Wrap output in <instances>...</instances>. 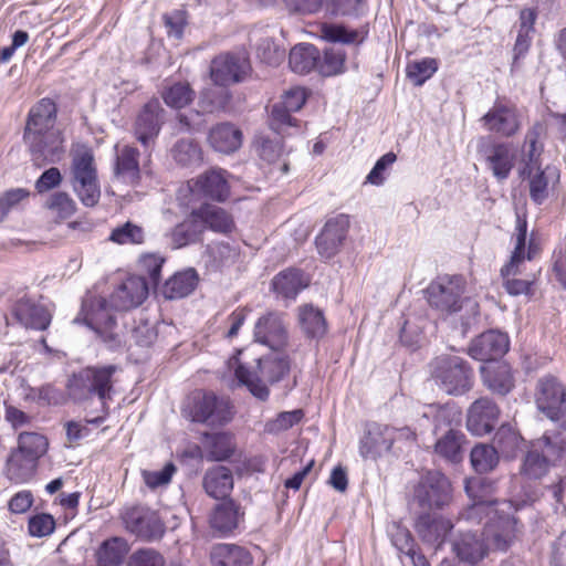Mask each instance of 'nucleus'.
<instances>
[{
  "label": "nucleus",
  "mask_w": 566,
  "mask_h": 566,
  "mask_svg": "<svg viewBox=\"0 0 566 566\" xmlns=\"http://www.w3.org/2000/svg\"><path fill=\"white\" fill-rule=\"evenodd\" d=\"M517 507L513 502H502L494 511V517L488 520L482 532H464L453 543L458 557L471 564L481 560L489 551H506L520 532L518 521L514 516Z\"/></svg>",
  "instance_id": "nucleus-1"
},
{
  "label": "nucleus",
  "mask_w": 566,
  "mask_h": 566,
  "mask_svg": "<svg viewBox=\"0 0 566 566\" xmlns=\"http://www.w3.org/2000/svg\"><path fill=\"white\" fill-rule=\"evenodd\" d=\"M55 122L56 106L50 98H42L29 112L23 139L38 166L59 161L65 151Z\"/></svg>",
  "instance_id": "nucleus-2"
},
{
  "label": "nucleus",
  "mask_w": 566,
  "mask_h": 566,
  "mask_svg": "<svg viewBox=\"0 0 566 566\" xmlns=\"http://www.w3.org/2000/svg\"><path fill=\"white\" fill-rule=\"evenodd\" d=\"M255 363L253 366L241 364L235 357L230 360L238 381L256 399L266 401L270 396L269 385L282 381L290 373L291 363L287 356L279 354L258 358Z\"/></svg>",
  "instance_id": "nucleus-3"
},
{
  "label": "nucleus",
  "mask_w": 566,
  "mask_h": 566,
  "mask_svg": "<svg viewBox=\"0 0 566 566\" xmlns=\"http://www.w3.org/2000/svg\"><path fill=\"white\" fill-rule=\"evenodd\" d=\"M526 234V218L517 213L514 251L512 252L510 261L501 269L503 286L505 291L513 296H531L533 294L532 286L535 282V275L524 280L516 277L518 274H522V268L525 260H532L536 253V245L533 243V241H530L527 252L525 253Z\"/></svg>",
  "instance_id": "nucleus-4"
},
{
  "label": "nucleus",
  "mask_w": 566,
  "mask_h": 566,
  "mask_svg": "<svg viewBox=\"0 0 566 566\" xmlns=\"http://www.w3.org/2000/svg\"><path fill=\"white\" fill-rule=\"evenodd\" d=\"M566 453V438L560 432H545L532 441L523 458L521 474L530 480L545 476Z\"/></svg>",
  "instance_id": "nucleus-5"
},
{
  "label": "nucleus",
  "mask_w": 566,
  "mask_h": 566,
  "mask_svg": "<svg viewBox=\"0 0 566 566\" xmlns=\"http://www.w3.org/2000/svg\"><path fill=\"white\" fill-rule=\"evenodd\" d=\"M116 365L88 366L72 375L66 388L74 401H83L97 396L101 401L111 399L116 382Z\"/></svg>",
  "instance_id": "nucleus-6"
},
{
  "label": "nucleus",
  "mask_w": 566,
  "mask_h": 566,
  "mask_svg": "<svg viewBox=\"0 0 566 566\" xmlns=\"http://www.w3.org/2000/svg\"><path fill=\"white\" fill-rule=\"evenodd\" d=\"M431 376L449 395H462L473 385V370L468 363L453 355H442L431 363Z\"/></svg>",
  "instance_id": "nucleus-7"
},
{
  "label": "nucleus",
  "mask_w": 566,
  "mask_h": 566,
  "mask_svg": "<svg viewBox=\"0 0 566 566\" xmlns=\"http://www.w3.org/2000/svg\"><path fill=\"white\" fill-rule=\"evenodd\" d=\"M112 310L109 301L103 297L90 296L83 301L82 310L74 322L85 323L109 347L119 346L122 338L116 331V319Z\"/></svg>",
  "instance_id": "nucleus-8"
},
{
  "label": "nucleus",
  "mask_w": 566,
  "mask_h": 566,
  "mask_svg": "<svg viewBox=\"0 0 566 566\" xmlns=\"http://www.w3.org/2000/svg\"><path fill=\"white\" fill-rule=\"evenodd\" d=\"M464 280L461 276H440L428 289L429 304L442 313H454L462 308L463 304L476 316L479 305L473 300H464Z\"/></svg>",
  "instance_id": "nucleus-9"
},
{
  "label": "nucleus",
  "mask_w": 566,
  "mask_h": 566,
  "mask_svg": "<svg viewBox=\"0 0 566 566\" xmlns=\"http://www.w3.org/2000/svg\"><path fill=\"white\" fill-rule=\"evenodd\" d=\"M534 400L538 411L566 430V388L556 377L546 375L537 380Z\"/></svg>",
  "instance_id": "nucleus-10"
},
{
  "label": "nucleus",
  "mask_w": 566,
  "mask_h": 566,
  "mask_svg": "<svg viewBox=\"0 0 566 566\" xmlns=\"http://www.w3.org/2000/svg\"><path fill=\"white\" fill-rule=\"evenodd\" d=\"M184 412L195 422L211 426L227 423L232 417L230 403L227 399L206 391H197L190 396Z\"/></svg>",
  "instance_id": "nucleus-11"
},
{
  "label": "nucleus",
  "mask_w": 566,
  "mask_h": 566,
  "mask_svg": "<svg viewBox=\"0 0 566 566\" xmlns=\"http://www.w3.org/2000/svg\"><path fill=\"white\" fill-rule=\"evenodd\" d=\"M465 492L471 500V504L462 514L468 522L481 523L485 517L486 521L494 517L495 509L503 501L493 500L495 492V482L483 476L471 478L465 481Z\"/></svg>",
  "instance_id": "nucleus-12"
},
{
  "label": "nucleus",
  "mask_w": 566,
  "mask_h": 566,
  "mask_svg": "<svg viewBox=\"0 0 566 566\" xmlns=\"http://www.w3.org/2000/svg\"><path fill=\"white\" fill-rule=\"evenodd\" d=\"M72 186L80 200L86 207L95 206L101 197L97 172L93 154L87 150L77 151L72 160Z\"/></svg>",
  "instance_id": "nucleus-13"
},
{
  "label": "nucleus",
  "mask_w": 566,
  "mask_h": 566,
  "mask_svg": "<svg viewBox=\"0 0 566 566\" xmlns=\"http://www.w3.org/2000/svg\"><path fill=\"white\" fill-rule=\"evenodd\" d=\"M447 428V431L434 444V451L451 462H460L463 458L465 436L451 427V412L447 408H440L434 415V433Z\"/></svg>",
  "instance_id": "nucleus-14"
},
{
  "label": "nucleus",
  "mask_w": 566,
  "mask_h": 566,
  "mask_svg": "<svg viewBox=\"0 0 566 566\" xmlns=\"http://www.w3.org/2000/svg\"><path fill=\"white\" fill-rule=\"evenodd\" d=\"M485 130L503 137L514 136L521 128V116L515 105L496 99L481 117Z\"/></svg>",
  "instance_id": "nucleus-15"
},
{
  "label": "nucleus",
  "mask_w": 566,
  "mask_h": 566,
  "mask_svg": "<svg viewBox=\"0 0 566 566\" xmlns=\"http://www.w3.org/2000/svg\"><path fill=\"white\" fill-rule=\"evenodd\" d=\"M451 485L444 474L439 471L428 472L416 490V499L421 506L441 509L449 503Z\"/></svg>",
  "instance_id": "nucleus-16"
},
{
  "label": "nucleus",
  "mask_w": 566,
  "mask_h": 566,
  "mask_svg": "<svg viewBox=\"0 0 566 566\" xmlns=\"http://www.w3.org/2000/svg\"><path fill=\"white\" fill-rule=\"evenodd\" d=\"M250 71L249 60L242 54H221L214 57L210 66V76L218 86H228L241 82Z\"/></svg>",
  "instance_id": "nucleus-17"
},
{
  "label": "nucleus",
  "mask_w": 566,
  "mask_h": 566,
  "mask_svg": "<svg viewBox=\"0 0 566 566\" xmlns=\"http://www.w3.org/2000/svg\"><path fill=\"white\" fill-rule=\"evenodd\" d=\"M349 224V218L346 214H337L326 221L315 240L322 258L331 259L339 252L347 237Z\"/></svg>",
  "instance_id": "nucleus-18"
},
{
  "label": "nucleus",
  "mask_w": 566,
  "mask_h": 566,
  "mask_svg": "<svg viewBox=\"0 0 566 566\" xmlns=\"http://www.w3.org/2000/svg\"><path fill=\"white\" fill-rule=\"evenodd\" d=\"M254 339L275 352L285 347L287 331L282 314L269 312L261 316L254 325Z\"/></svg>",
  "instance_id": "nucleus-19"
},
{
  "label": "nucleus",
  "mask_w": 566,
  "mask_h": 566,
  "mask_svg": "<svg viewBox=\"0 0 566 566\" xmlns=\"http://www.w3.org/2000/svg\"><path fill=\"white\" fill-rule=\"evenodd\" d=\"M163 123L164 108L158 99H150L144 105L135 122L134 134L137 140L144 147H149L158 136Z\"/></svg>",
  "instance_id": "nucleus-20"
},
{
  "label": "nucleus",
  "mask_w": 566,
  "mask_h": 566,
  "mask_svg": "<svg viewBox=\"0 0 566 566\" xmlns=\"http://www.w3.org/2000/svg\"><path fill=\"white\" fill-rule=\"evenodd\" d=\"M124 522L130 533L143 539H157L164 534L163 523L158 515L149 509L133 507L127 510Z\"/></svg>",
  "instance_id": "nucleus-21"
},
{
  "label": "nucleus",
  "mask_w": 566,
  "mask_h": 566,
  "mask_svg": "<svg viewBox=\"0 0 566 566\" xmlns=\"http://www.w3.org/2000/svg\"><path fill=\"white\" fill-rule=\"evenodd\" d=\"M146 277L130 276L125 280L109 296V306L115 311H128L140 305L148 295Z\"/></svg>",
  "instance_id": "nucleus-22"
},
{
  "label": "nucleus",
  "mask_w": 566,
  "mask_h": 566,
  "mask_svg": "<svg viewBox=\"0 0 566 566\" xmlns=\"http://www.w3.org/2000/svg\"><path fill=\"white\" fill-rule=\"evenodd\" d=\"M500 410L489 398L475 400L468 409L467 428L475 436L490 433L497 423Z\"/></svg>",
  "instance_id": "nucleus-23"
},
{
  "label": "nucleus",
  "mask_w": 566,
  "mask_h": 566,
  "mask_svg": "<svg viewBox=\"0 0 566 566\" xmlns=\"http://www.w3.org/2000/svg\"><path fill=\"white\" fill-rule=\"evenodd\" d=\"M139 151L129 145L115 146L114 179L117 182L136 186L140 180Z\"/></svg>",
  "instance_id": "nucleus-24"
},
{
  "label": "nucleus",
  "mask_w": 566,
  "mask_h": 566,
  "mask_svg": "<svg viewBox=\"0 0 566 566\" xmlns=\"http://www.w3.org/2000/svg\"><path fill=\"white\" fill-rule=\"evenodd\" d=\"M509 349V339L505 334L489 331L474 338L469 347V355L480 361L495 360Z\"/></svg>",
  "instance_id": "nucleus-25"
},
{
  "label": "nucleus",
  "mask_w": 566,
  "mask_h": 566,
  "mask_svg": "<svg viewBox=\"0 0 566 566\" xmlns=\"http://www.w3.org/2000/svg\"><path fill=\"white\" fill-rule=\"evenodd\" d=\"M391 433L394 431L389 426L380 423L369 424L360 440V455L364 459H377L384 452L389 451L392 447Z\"/></svg>",
  "instance_id": "nucleus-26"
},
{
  "label": "nucleus",
  "mask_w": 566,
  "mask_h": 566,
  "mask_svg": "<svg viewBox=\"0 0 566 566\" xmlns=\"http://www.w3.org/2000/svg\"><path fill=\"white\" fill-rule=\"evenodd\" d=\"M11 315L27 328L43 331L51 323V314L43 305L24 297L13 304Z\"/></svg>",
  "instance_id": "nucleus-27"
},
{
  "label": "nucleus",
  "mask_w": 566,
  "mask_h": 566,
  "mask_svg": "<svg viewBox=\"0 0 566 566\" xmlns=\"http://www.w3.org/2000/svg\"><path fill=\"white\" fill-rule=\"evenodd\" d=\"M451 522L441 515L424 513L418 516L415 530L423 543L440 545L452 530Z\"/></svg>",
  "instance_id": "nucleus-28"
},
{
  "label": "nucleus",
  "mask_w": 566,
  "mask_h": 566,
  "mask_svg": "<svg viewBox=\"0 0 566 566\" xmlns=\"http://www.w3.org/2000/svg\"><path fill=\"white\" fill-rule=\"evenodd\" d=\"M243 516L241 507L233 500H227L216 505L210 514L209 523L211 528L221 535H229L239 527Z\"/></svg>",
  "instance_id": "nucleus-29"
},
{
  "label": "nucleus",
  "mask_w": 566,
  "mask_h": 566,
  "mask_svg": "<svg viewBox=\"0 0 566 566\" xmlns=\"http://www.w3.org/2000/svg\"><path fill=\"white\" fill-rule=\"evenodd\" d=\"M488 167L499 180H505L514 167L515 151L510 144L497 143L483 150Z\"/></svg>",
  "instance_id": "nucleus-30"
},
{
  "label": "nucleus",
  "mask_w": 566,
  "mask_h": 566,
  "mask_svg": "<svg viewBox=\"0 0 566 566\" xmlns=\"http://www.w3.org/2000/svg\"><path fill=\"white\" fill-rule=\"evenodd\" d=\"M195 216L200 220L205 229L221 234H230L235 229L232 216L221 207L203 205L195 210Z\"/></svg>",
  "instance_id": "nucleus-31"
},
{
  "label": "nucleus",
  "mask_w": 566,
  "mask_h": 566,
  "mask_svg": "<svg viewBox=\"0 0 566 566\" xmlns=\"http://www.w3.org/2000/svg\"><path fill=\"white\" fill-rule=\"evenodd\" d=\"M202 232L203 226L197 216H195L193 210L189 217L174 227L166 237L171 249H180L197 242Z\"/></svg>",
  "instance_id": "nucleus-32"
},
{
  "label": "nucleus",
  "mask_w": 566,
  "mask_h": 566,
  "mask_svg": "<svg viewBox=\"0 0 566 566\" xmlns=\"http://www.w3.org/2000/svg\"><path fill=\"white\" fill-rule=\"evenodd\" d=\"M212 566H251L252 556L250 552L235 544H217L210 552Z\"/></svg>",
  "instance_id": "nucleus-33"
},
{
  "label": "nucleus",
  "mask_w": 566,
  "mask_h": 566,
  "mask_svg": "<svg viewBox=\"0 0 566 566\" xmlns=\"http://www.w3.org/2000/svg\"><path fill=\"white\" fill-rule=\"evenodd\" d=\"M208 140L217 151L230 154L241 146L242 133L230 123H221L210 130Z\"/></svg>",
  "instance_id": "nucleus-34"
},
{
  "label": "nucleus",
  "mask_w": 566,
  "mask_h": 566,
  "mask_svg": "<svg viewBox=\"0 0 566 566\" xmlns=\"http://www.w3.org/2000/svg\"><path fill=\"white\" fill-rule=\"evenodd\" d=\"M307 284L303 272L296 269L281 271L272 280L273 291L285 300H294Z\"/></svg>",
  "instance_id": "nucleus-35"
},
{
  "label": "nucleus",
  "mask_w": 566,
  "mask_h": 566,
  "mask_svg": "<svg viewBox=\"0 0 566 566\" xmlns=\"http://www.w3.org/2000/svg\"><path fill=\"white\" fill-rule=\"evenodd\" d=\"M203 489L213 499H222L233 489V475L230 469L223 465L213 467L205 473Z\"/></svg>",
  "instance_id": "nucleus-36"
},
{
  "label": "nucleus",
  "mask_w": 566,
  "mask_h": 566,
  "mask_svg": "<svg viewBox=\"0 0 566 566\" xmlns=\"http://www.w3.org/2000/svg\"><path fill=\"white\" fill-rule=\"evenodd\" d=\"M227 176L226 170L211 169L198 177L196 186L206 197L224 201L230 192Z\"/></svg>",
  "instance_id": "nucleus-37"
},
{
  "label": "nucleus",
  "mask_w": 566,
  "mask_h": 566,
  "mask_svg": "<svg viewBox=\"0 0 566 566\" xmlns=\"http://www.w3.org/2000/svg\"><path fill=\"white\" fill-rule=\"evenodd\" d=\"M483 384L492 392L506 395L514 387L513 376L507 365L484 366L481 368Z\"/></svg>",
  "instance_id": "nucleus-38"
},
{
  "label": "nucleus",
  "mask_w": 566,
  "mask_h": 566,
  "mask_svg": "<svg viewBox=\"0 0 566 566\" xmlns=\"http://www.w3.org/2000/svg\"><path fill=\"white\" fill-rule=\"evenodd\" d=\"M198 283V275L193 269L178 272L167 280L163 287L165 298L175 300L189 295Z\"/></svg>",
  "instance_id": "nucleus-39"
},
{
  "label": "nucleus",
  "mask_w": 566,
  "mask_h": 566,
  "mask_svg": "<svg viewBox=\"0 0 566 566\" xmlns=\"http://www.w3.org/2000/svg\"><path fill=\"white\" fill-rule=\"evenodd\" d=\"M539 126H534L525 135L524 145L522 147V161L524 167L521 170V176H531L534 170L539 169V157L543 151V146L538 143Z\"/></svg>",
  "instance_id": "nucleus-40"
},
{
  "label": "nucleus",
  "mask_w": 566,
  "mask_h": 566,
  "mask_svg": "<svg viewBox=\"0 0 566 566\" xmlns=\"http://www.w3.org/2000/svg\"><path fill=\"white\" fill-rule=\"evenodd\" d=\"M298 322L307 337L319 338L325 335L327 324L321 310L313 305H303L298 308Z\"/></svg>",
  "instance_id": "nucleus-41"
},
{
  "label": "nucleus",
  "mask_w": 566,
  "mask_h": 566,
  "mask_svg": "<svg viewBox=\"0 0 566 566\" xmlns=\"http://www.w3.org/2000/svg\"><path fill=\"white\" fill-rule=\"evenodd\" d=\"M318 50L312 44H297L292 48L289 56L291 70L297 74H307L316 70Z\"/></svg>",
  "instance_id": "nucleus-42"
},
{
  "label": "nucleus",
  "mask_w": 566,
  "mask_h": 566,
  "mask_svg": "<svg viewBox=\"0 0 566 566\" xmlns=\"http://www.w3.org/2000/svg\"><path fill=\"white\" fill-rule=\"evenodd\" d=\"M38 461L13 451L7 463L8 478L15 483L29 481L35 473Z\"/></svg>",
  "instance_id": "nucleus-43"
},
{
  "label": "nucleus",
  "mask_w": 566,
  "mask_h": 566,
  "mask_svg": "<svg viewBox=\"0 0 566 566\" xmlns=\"http://www.w3.org/2000/svg\"><path fill=\"white\" fill-rule=\"evenodd\" d=\"M285 106L273 104L269 114L270 128L280 135H292L300 130V120Z\"/></svg>",
  "instance_id": "nucleus-44"
},
{
  "label": "nucleus",
  "mask_w": 566,
  "mask_h": 566,
  "mask_svg": "<svg viewBox=\"0 0 566 566\" xmlns=\"http://www.w3.org/2000/svg\"><path fill=\"white\" fill-rule=\"evenodd\" d=\"M128 547L124 539L113 537L105 541L98 548L96 556L99 566H118L125 555L127 554Z\"/></svg>",
  "instance_id": "nucleus-45"
},
{
  "label": "nucleus",
  "mask_w": 566,
  "mask_h": 566,
  "mask_svg": "<svg viewBox=\"0 0 566 566\" xmlns=\"http://www.w3.org/2000/svg\"><path fill=\"white\" fill-rule=\"evenodd\" d=\"M48 446V439L43 434L38 432H21L18 438V449L15 451L39 461L46 452Z\"/></svg>",
  "instance_id": "nucleus-46"
},
{
  "label": "nucleus",
  "mask_w": 566,
  "mask_h": 566,
  "mask_svg": "<svg viewBox=\"0 0 566 566\" xmlns=\"http://www.w3.org/2000/svg\"><path fill=\"white\" fill-rule=\"evenodd\" d=\"M346 54L340 49H329L318 54L316 71L323 76H334L345 71Z\"/></svg>",
  "instance_id": "nucleus-47"
},
{
  "label": "nucleus",
  "mask_w": 566,
  "mask_h": 566,
  "mask_svg": "<svg viewBox=\"0 0 566 566\" xmlns=\"http://www.w3.org/2000/svg\"><path fill=\"white\" fill-rule=\"evenodd\" d=\"M207 448L210 459L223 461L233 454L235 443L230 433L220 432L207 437Z\"/></svg>",
  "instance_id": "nucleus-48"
},
{
  "label": "nucleus",
  "mask_w": 566,
  "mask_h": 566,
  "mask_svg": "<svg viewBox=\"0 0 566 566\" xmlns=\"http://www.w3.org/2000/svg\"><path fill=\"white\" fill-rule=\"evenodd\" d=\"M470 460L476 472L486 473L497 465L499 453L493 446L479 444L472 449Z\"/></svg>",
  "instance_id": "nucleus-49"
},
{
  "label": "nucleus",
  "mask_w": 566,
  "mask_h": 566,
  "mask_svg": "<svg viewBox=\"0 0 566 566\" xmlns=\"http://www.w3.org/2000/svg\"><path fill=\"white\" fill-rule=\"evenodd\" d=\"M24 400L35 402L40 406H57L64 402V395L52 385L41 387H28Z\"/></svg>",
  "instance_id": "nucleus-50"
},
{
  "label": "nucleus",
  "mask_w": 566,
  "mask_h": 566,
  "mask_svg": "<svg viewBox=\"0 0 566 566\" xmlns=\"http://www.w3.org/2000/svg\"><path fill=\"white\" fill-rule=\"evenodd\" d=\"M171 153L176 163L181 166H196L202 160L200 147L191 139H180L176 143Z\"/></svg>",
  "instance_id": "nucleus-51"
},
{
  "label": "nucleus",
  "mask_w": 566,
  "mask_h": 566,
  "mask_svg": "<svg viewBox=\"0 0 566 566\" xmlns=\"http://www.w3.org/2000/svg\"><path fill=\"white\" fill-rule=\"evenodd\" d=\"M165 103L172 108L187 106L195 97V92L188 83H175L161 93Z\"/></svg>",
  "instance_id": "nucleus-52"
},
{
  "label": "nucleus",
  "mask_w": 566,
  "mask_h": 566,
  "mask_svg": "<svg viewBox=\"0 0 566 566\" xmlns=\"http://www.w3.org/2000/svg\"><path fill=\"white\" fill-rule=\"evenodd\" d=\"M229 93L222 87L205 88L199 97V106L205 113H213L223 109L229 102Z\"/></svg>",
  "instance_id": "nucleus-53"
},
{
  "label": "nucleus",
  "mask_w": 566,
  "mask_h": 566,
  "mask_svg": "<svg viewBox=\"0 0 566 566\" xmlns=\"http://www.w3.org/2000/svg\"><path fill=\"white\" fill-rule=\"evenodd\" d=\"M438 70V62L436 59L426 57L421 61H415L407 65V76L416 85L421 86L429 80Z\"/></svg>",
  "instance_id": "nucleus-54"
},
{
  "label": "nucleus",
  "mask_w": 566,
  "mask_h": 566,
  "mask_svg": "<svg viewBox=\"0 0 566 566\" xmlns=\"http://www.w3.org/2000/svg\"><path fill=\"white\" fill-rule=\"evenodd\" d=\"M109 239L118 244H140L144 242L145 232L142 227L126 222L114 229Z\"/></svg>",
  "instance_id": "nucleus-55"
},
{
  "label": "nucleus",
  "mask_w": 566,
  "mask_h": 566,
  "mask_svg": "<svg viewBox=\"0 0 566 566\" xmlns=\"http://www.w3.org/2000/svg\"><path fill=\"white\" fill-rule=\"evenodd\" d=\"M253 145L259 157L269 164L274 163L282 154V145L279 140L262 135L254 139Z\"/></svg>",
  "instance_id": "nucleus-56"
},
{
  "label": "nucleus",
  "mask_w": 566,
  "mask_h": 566,
  "mask_svg": "<svg viewBox=\"0 0 566 566\" xmlns=\"http://www.w3.org/2000/svg\"><path fill=\"white\" fill-rule=\"evenodd\" d=\"M520 438L517 433L510 427L502 426L493 438V447L497 453L505 455L511 454L518 446Z\"/></svg>",
  "instance_id": "nucleus-57"
},
{
  "label": "nucleus",
  "mask_w": 566,
  "mask_h": 566,
  "mask_svg": "<svg viewBox=\"0 0 566 566\" xmlns=\"http://www.w3.org/2000/svg\"><path fill=\"white\" fill-rule=\"evenodd\" d=\"M164 556L154 548H140L135 551L127 560L126 566H165Z\"/></svg>",
  "instance_id": "nucleus-58"
},
{
  "label": "nucleus",
  "mask_w": 566,
  "mask_h": 566,
  "mask_svg": "<svg viewBox=\"0 0 566 566\" xmlns=\"http://www.w3.org/2000/svg\"><path fill=\"white\" fill-rule=\"evenodd\" d=\"M46 207L57 214L61 219H67L74 214L76 206L73 199L66 192L53 193Z\"/></svg>",
  "instance_id": "nucleus-59"
},
{
  "label": "nucleus",
  "mask_w": 566,
  "mask_h": 566,
  "mask_svg": "<svg viewBox=\"0 0 566 566\" xmlns=\"http://www.w3.org/2000/svg\"><path fill=\"white\" fill-rule=\"evenodd\" d=\"M55 521L46 513L35 514L30 517L28 524L29 534L33 537H45L53 533Z\"/></svg>",
  "instance_id": "nucleus-60"
},
{
  "label": "nucleus",
  "mask_w": 566,
  "mask_h": 566,
  "mask_svg": "<svg viewBox=\"0 0 566 566\" xmlns=\"http://www.w3.org/2000/svg\"><path fill=\"white\" fill-rule=\"evenodd\" d=\"M304 418V411L302 409H295L292 411H283L277 417L266 424L269 432H280L292 428L293 426L301 422Z\"/></svg>",
  "instance_id": "nucleus-61"
},
{
  "label": "nucleus",
  "mask_w": 566,
  "mask_h": 566,
  "mask_svg": "<svg viewBox=\"0 0 566 566\" xmlns=\"http://www.w3.org/2000/svg\"><path fill=\"white\" fill-rule=\"evenodd\" d=\"M530 178V196L536 203H542L548 196V180L544 171L534 170Z\"/></svg>",
  "instance_id": "nucleus-62"
},
{
  "label": "nucleus",
  "mask_w": 566,
  "mask_h": 566,
  "mask_svg": "<svg viewBox=\"0 0 566 566\" xmlns=\"http://www.w3.org/2000/svg\"><path fill=\"white\" fill-rule=\"evenodd\" d=\"M176 468L172 463H167L161 470L159 471H147L144 470L142 472L143 479L145 484L150 489H156L159 486L167 485L172 474L175 473Z\"/></svg>",
  "instance_id": "nucleus-63"
},
{
  "label": "nucleus",
  "mask_w": 566,
  "mask_h": 566,
  "mask_svg": "<svg viewBox=\"0 0 566 566\" xmlns=\"http://www.w3.org/2000/svg\"><path fill=\"white\" fill-rule=\"evenodd\" d=\"M164 262L165 259L156 254L144 255L140 259L139 265L149 280L148 284L158 285Z\"/></svg>",
  "instance_id": "nucleus-64"
}]
</instances>
